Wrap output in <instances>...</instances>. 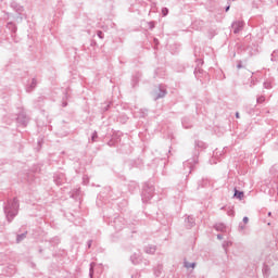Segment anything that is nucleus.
I'll return each mask as SVG.
<instances>
[{
    "label": "nucleus",
    "mask_w": 278,
    "mask_h": 278,
    "mask_svg": "<svg viewBox=\"0 0 278 278\" xmlns=\"http://www.w3.org/2000/svg\"><path fill=\"white\" fill-rule=\"evenodd\" d=\"M232 28H233V33L235 34H238L240 30H242L243 28V22H236L233 25H232Z\"/></svg>",
    "instance_id": "nucleus-1"
},
{
    "label": "nucleus",
    "mask_w": 278,
    "mask_h": 278,
    "mask_svg": "<svg viewBox=\"0 0 278 278\" xmlns=\"http://www.w3.org/2000/svg\"><path fill=\"white\" fill-rule=\"evenodd\" d=\"M235 197H237L238 199L242 200L243 197H244V193L236 190Z\"/></svg>",
    "instance_id": "nucleus-2"
},
{
    "label": "nucleus",
    "mask_w": 278,
    "mask_h": 278,
    "mask_svg": "<svg viewBox=\"0 0 278 278\" xmlns=\"http://www.w3.org/2000/svg\"><path fill=\"white\" fill-rule=\"evenodd\" d=\"M186 267H187V268H190V267H192V268H193V267H194V264H192V265H188V264H186Z\"/></svg>",
    "instance_id": "nucleus-3"
},
{
    "label": "nucleus",
    "mask_w": 278,
    "mask_h": 278,
    "mask_svg": "<svg viewBox=\"0 0 278 278\" xmlns=\"http://www.w3.org/2000/svg\"><path fill=\"white\" fill-rule=\"evenodd\" d=\"M243 222L247 224L249 222V218L244 217Z\"/></svg>",
    "instance_id": "nucleus-4"
},
{
    "label": "nucleus",
    "mask_w": 278,
    "mask_h": 278,
    "mask_svg": "<svg viewBox=\"0 0 278 278\" xmlns=\"http://www.w3.org/2000/svg\"><path fill=\"white\" fill-rule=\"evenodd\" d=\"M101 35H102V33L100 31V33L98 34V36H99L100 38H102Z\"/></svg>",
    "instance_id": "nucleus-5"
},
{
    "label": "nucleus",
    "mask_w": 278,
    "mask_h": 278,
    "mask_svg": "<svg viewBox=\"0 0 278 278\" xmlns=\"http://www.w3.org/2000/svg\"><path fill=\"white\" fill-rule=\"evenodd\" d=\"M236 116H237V118H239V117H240V116H239V113H237Z\"/></svg>",
    "instance_id": "nucleus-6"
},
{
    "label": "nucleus",
    "mask_w": 278,
    "mask_h": 278,
    "mask_svg": "<svg viewBox=\"0 0 278 278\" xmlns=\"http://www.w3.org/2000/svg\"><path fill=\"white\" fill-rule=\"evenodd\" d=\"M226 11H227V12L229 11V7L226 9Z\"/></svg>",
    "instance_id": "nucleus-7"
}]
</instances>
